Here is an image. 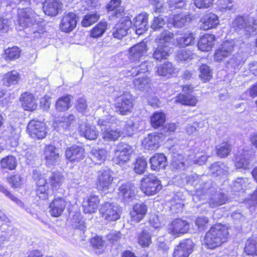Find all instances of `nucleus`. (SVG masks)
<instances>
[{
	"label": "nucleus",
	"mask_w": 257,
	"mask_h": 257,
	"mask_svg": "<svg viewBox=\"0 0 257 257\" xmlns=\"http://www.w3.org/2000/svg\"><path fill=\"white\" fill-rule=\"evenodd\" d=\"M72 222L79 228H82L85 226V223L84 220L82 219V216L78 213H76L73 215L72 218Z\"/></svg>",
	"instance_id": "62"
},
{
	"label": "nucleus",
	"mask_w": 257,
	"mask_h": 257,
	"mask_svg": "<svg viewBox=\"0 0 257 257\" xmlns=\"http://www.w3.org/2000/svg\"><path fill=\"white\" fill-rule=\"evenodd\" d=\"M37 29L35 30L34 34V39H39L42 37V35H43L46 31L45 30V25L41 23H38Z\"/></svg>",
	"instance_id": "63"
},
{
	"label": "nucleus",
	"mask_w": 257,
	"mask_h": 257,
	"mask_svg": "<svg viewBox=\"0 0 257 257\" xmlns=\"http://www.w3.org/2000/svg\"><path fill=\"white\" fill-rule=\"evenodd\" d=\"M189 223L181 218H177L171 221L167 226V231L174 238L182 236L189 232Z\"/></svg>",
	"instance_id": "10"
},
{
	"label": "nucleus",
	"mask_w": 257,
	"mask_h": 257,
	"mask_svg": "<svg viewBox=\"0 0 257 257\" xmlns=\"http://www.w3.org/2000/svg\"><path fill=\"white\" fill-rule=\"evenodd\" d=\"M234 162L237 168H245L249 164L248 151L242 150L234 156Z\"/></svg>",
	"instance_id": "40"
},
{
	"label": "nucleus",
	"mask_w": 257,
	"mask_h": 257,
	"mask_svg": "<svg viewBox=\"0 0 257 257\" xmlns=\"http://www.w3.org/2000/svg\"><path fill=\"white\" fill-rule=\"evenodd\" d=\"M195 34L191 31H187L181 33L176 39V46L179 48H185L194 44Z\"/></svg>",
	"instance_id": "27"
},
{
	"label": "nucleus",
	"mask_w": 257,
	"mask_h": 257,
	"mask_svg": "<svg viewBox=\"0 0 257 257\" xmlns=\"http://www.w3.org/2000/svg\"><path fill=\"white\" fill-rule=\"evenodd\" d=\"M170 50L165 45H159L154 49L152 57L156 61L161 62L168 58L170 55Z\"/></svg>",
	"instance_id": "43"
},
{
	"label": "nucleus",
	"mask_w": 257,
	"mask_h": 257,
	"mask_svg": "<svg viewBox=\"0 0 257 257\" xmlns=\"http://www.w3.org/2000/svg\"><path fill=\"white\" fill-rule=\"evenodd\" d=\"M37 14L30 7L18 9L17 14V25L23 29L33 25L36 22Z\"/></svg>",
	"instance_id": "8"
},
{
	"label": "nucleus",
	"mask_w": 257,
	"mask_h": 257,
	"mask_svg": "<svg viewBox=\"0 0 257 257\" xmlns=\"http://www.w3.org/2000/svg\"><path fill=\"white\" fill-rule=\"evenodd\" d=\"M121 237L122 234L120 231L110 232L106 236L107 241L112 244L119 242Z\"/></svg>",
	"instance_id": "59"
},
{
	"label": "nucleus",
	"mask_w": 257,
	"mask_h": 257,
	"mask_svg": "<svg viewBox=\"0 0 257 257\" xmlns=\"http://www.w3.org/2000/svg\"><path fill=\"white\" fill-rule=\"evenodd\" d=\"M21 49L18 46H14L8 47L4 52V58L7 61H14L21 57Z\"/></svg>",
	"instance_id": "42"
},
{
	"label": "nucleus",
	"mask_w": 257,
	"mask_h": 257,
	"mask_svg": "<svg viewBox=\"0 0 257 257\" xmlns=\"http://www.w3.org/2000/svg\"><path fill=\"white\" fill-rule=\"evenodd\" d=\"M100 18V15L97 12L88 13L84 15L81 22L83 27H88L96 23Z\"/></svg>",
	"instance_id": "48"
},
{
	"label": "nucleus",
	"mask_w": 257,
	"mask_h": 257,
	"mask_svg": "<svg viewBox=\"0 0 257 257\" xmlns=\"http://www.w3.org/2000/svg\"><path fill=\"white\" fill-rule=\"evenodd\" d=\"M161 181L154 174L145 175L140 180V189L146 196H153L162 189Z\"/></svg>",
	"instance_id": "3"
},
{
	"label": "nucleus",
	"mask_w": 257,
	"mask_h": 257,
	"mask_svg": "<svg viewBox=\"0 0 257 257\" xmlns=\"http://www.w3.org/2000/svg\"><path fill=\"white\" fill-rule=\"evenodd\" d=\"M33 177L36 184V196L41 201L48 200L51 196L50 189L53 192L59 190L65 180L63 173L58 170L43 174L35 171Z\"/></svg>",
	"instance_id": "1"
},
{
	"label": "nucleus",
	"mask_w": 257,
	"mask_h": 257,
	"mask_svg": "<svg viewBox=\"0 0 257 257\" xmlns=\"http://www.w3.org/2000/svg\"><path fill=\"white\" fill-rule=\"evenodd\" d=\"M231 151V145L227 142H223L216 147V154L221 158L228 156L230 153Z\"/></svg>",
	"instance_id": "50"
},
{
	"label": "nucleus",
	"mask_w": 257,
	"mask_h": 257,
	"mask_svg": "<svg viewBox=\"0 0 257 257\" xmlns=\"http://www.w3.org/2000/svg\"><path fill=\"white\" fill-rule=\"evenodd\" d=\"M73 96L70 94H65L59 97L56 101L55 107L57 111L65 112L72 106Z\"/></svg>",
	"instance_id": "33"
},
{
	"label": "nucleus",
	"mask_w": 257,
	"mask_h": 257,
	"mask_svg": "<svg viewBox=\"0 0 257 257\" xmlns=\"http://www.w3.org/2000/svg\"><path fill=\"white\" fill-rule=\"evenodd\" d=\"M118 195L124 200L132 199L136 195L134 185L129 182L122 184L118 189Z\"/></svg>",
	"instance_id": "30"
},
{
	"label": "nucleus",
	"mask_w": 257,
	"mask_h": 257,
	"mask_svg": "<svg viewBox=\"0 0 257 257\" xmlns=\"http://www.w3.org/2000/svg\"><path fill=\"white\" fill-rule=\"evenodd\" d=\"M85 156V149L81 146L75 144L65 149V159L70 163L78 164L83 161Z\"/></svg>",
	"instance_id": "14"
},
{
	"label": "nucleus",
	"mask_w": 257,
	"mask_h": 257,
	"mask_svg": "<svg viewBox=\"0 0 257 257\" xmlns=\"http://www.w3.org/2000/svg\"><path fill=\"white\" fill-rule=\"evenodd\" d=\"M243 253L246 256L257 257V237L251 236L245 240Z\"/></svg>",
	"instance_id": "32"
},
{
	"label": "nucleus",
	"mask_w": 257,
	"mask_h": 257,
	"mask_svg": "<svg viewBox=\"0 0 257 257\" xmlns=\"http://www.w3.org/2000/svg\"><path fill=\"white\" fill-rule=\"evenodd\" d=\"M151 79L148 76L139 77L134 80V85L140 90H144L147 87H150L151 84Z\"/></svg>",
	"instance_id": "54"
},
{
	"label": "nucleus",
	"mask_w": 257,
	"mask_h": 257,
	"mask_svg": "<svg viewBox=\"0 0 257 257\" xmlns=\"http://www.w3.org/2000/svg\"><path fill=\"white\" fill-rule=\"evenodd\" d=\"M182 93H179L174 97V103L189 107L196 106L198 102L197 96L191 94L194 91V87L191 84L181 86Z\"/></svg>",
	"instance_id": "4"
},
{
	"label": "nucleus",
	"mask_w": 257,
	"mask_h": 257,
	"mask_svg": "<svg viewBox=\"0 0 257 257\" xmlns=\"http://www.w3.org/2000/svg\"><path fill=\"white\" fill-rule=\"evenodd\" d=\"M133 171L138 175H142L146 171L148 163L143 157H138L133 163Z\"/></svg>",
	"instance_id": "46"
},
{
	"label": "nucleus",
	"mask_w": 257,
	"mask_h": 257,
	"mask_svg": "<svg viewBox=\"0 0 257 257\" xmlns=\"http://www.w3.org/2000/svg\"><path fill=\"white\" fill-rule=\"evenodd\" d=\"M215 0H193L194 6L198 9H208L213 6Z\"/></svg>",
	"instance_id": "56"
},
{
	"label": "nucleus",
	"mask_w": 257,
	"mask_h": 257,
	"mask_svg": "<svg viewBox=\"0 0 257 257\" xmlns=\"http://www.w3.org/2000/svg\"><path fill=\"white\" fill-rule=\"evenodd\" d=\"M114 178L109 170L99 171L95 182L98 191H105L112 187Z\"/></svg>",
	"instance_id": "16"
},
{
	"label": "nucleus",
	"mask_w": 257,
	"mask_h": 257,
	"mask_svg": "<svg viewBox=\"0 0 257 257\" xmlns=\"http://www.w3.org/2000/svg\"><path fill=\"white\" fill-rule=\"evenodd\" d=\"M68 206V202L65 197L55 196L48 205L49 213L52 217H61Z\"/></svg>",
	"instance_id": "13"
},
{
	"label": "nucleus",
	"mask_w": 257,
	"mask_h": 257,
	"mask_svg": "<svg viewBox=\"0 0 257 257\" xmlns=\"http://www.w3.org/2000/svg\"><path fill=\"white\" fill-rule=\"evenodd\" d=\"M17 166V159L12 155H7L0 160V167L2 170L13 171L16 170Z\"/></svg>",
	"instance_id": "38"
},
{
	"label": "nucleus",
	"mask_w": 257,
	"mask_h": 257,
	"mask_svg": "<svg viewBox=\"0 0 257 257\" xmlns=\"http://www.w3.org/2000/svg\"><path fill=\"white\" fill-rule=\"evenodd\" d=\"M100 217L106 222L116 221L120 218L121 210L112 203L104 202L99 208Z\"/></svg>",
	"instance_id": "6"
},
{
	"label": "nucleus",
	"mask_w": 257,
	"mask_h": 257,
	"mask_svg": "<svg viewBox=\"0 0 257 257\" xmlns=\"http://www.w3.org/2000/svg\"><path fill=\"white\" fill-rule=\"evenodd\" d=\"M100 203L98 195L91 194L83 198L81 207L85 214H92L97 210Z\"/></svg>",
	"instance_id": "19"
},
{
	"label": "nucleus",
	"mask_w": 257,
	"mask_h": 257,
	"mask_svg": "<svg viewBox=\"0 0 257 257\" xmlns=\"http://www.w3.org/2000/svg\"><path fill=\"white\" fill-rule=\"evenodd\" d=\"M235 46V43L233 40H226L223 41L214 51V61L220 62L230 57L234 51Z\"/></svg>",
	"instance_id": "12"
},
{
	"label": "nucleus",
	"mask_w": 257,
	"mask_h": 257,
	"mask_svg": "<svg viewBox=\"0 0 257 257\" xmlns=\"http://www.w3.org/2000/svg\"><path fill=\"white\" fill-rule=\"evenodd\" d=\"M89 244L96 254L100 255L104 252L105 241L102 236L96 235L91 237L89 239Z\"/></svg>",
	"instance_id": "31"
},
{
	"label": "nucleus",
	"mask_w": 257,
	"mask_h": 257,
	"mask_svg": "<svg viewBox=\"0 0 257 257\" xmlns=\"http://www.w3.org/2000/svg\"><path fill=\"white\" fill-rule=\"evenodd\" d=\"M63 5L59 0H45L42 4L44 14L49 17H54L62 11Z\"/></svg>",
	"instance_id": "23"
},
{
	"label": "nucleus",
	"mask_w": 257,
	"mask_h": 257,
	"mask_svg": "<svg viewBox=\"0 0 257 257\" xmlns=\"http://www.w3.org/2000/svg\"><path fill=\"white\" fill-rule=\"evenodd\" d=\"M199 23L201 30L206 31L215 29L219 25V17L212 12L206 13L200 18Z\"/></svg>",
	"instance_id": "20"
},
{
	"label": "nucleus",
	"mask_w": 257,
	"mask_h": 257,
	"mask_svg": "<svg viewBox=\"0 0 257 257\" xmlns=\"http://www.w3.org/2000/svg\"><path fill=\"white\" fill-rule=\"evenodd\" d=\"M20 79V74L17 70H13L5 74L2 81L4 85L9 87L19 84Z\"/></svg>",
	"instance_id": "35"
},
{
	"label": "nucleus",
	"mask_w": 257,
	"mask_h": 257,
	"mask_svg": "<svg viewBox=\"0 0 257 257\" xmlns=\"http://www.w3.org/2000/svg\"><path fill=\"white\" fill-rule=\"evenodd\" d=\"M77 15L73 12L65 13L62 17L59 24V29L64 33H70L76 27L77 24Z\"/></svg>",
	"instance_id": "21"
},
{
	"label": "nucleus",
	"mask_w": 257,
	"mask_h": 257,
	"mask_svg": "<svg viewBox=\"0 0 257 257\" xmlns=\"http://www.w3.org/2000/svg\"><path fill=\"white\" fill-rule=\"evenodd\" d=\"M121 4V0H110L105 6V9L107 12H113V16L118 17L121 16L123 12Z\"/></svg>",
	"instance_id": "45"
},
{
	"label": "nucleus",
	"mask_w": 257,
	"mask_h": 257,
	"mask_svg": "<svg viewBox=\"0 0 257 257\" xmlns=\"http://www.w3.org/2000/svg\"><path fill=\"white\" fill-rule=\"evenodd\" d=\"M174 38L173 33L168 31H164L160 35L156 41L159 45H165L167 47V44L171 42Z\"/></svg>",
	"instance_id": "53"
},
{
	"label": "nucleus",
	"mask_w": 257,
	"mask_h": 257,
	"mask_svg": "<svg viewBox=\"0 0 257 257\" xmlns=\"http://www.w3.org/2000/svg\"><path fill=\"white\" fill-rule=\"evenodd\" d=\"M147 50L146 43L144 42H140L129 49L128 58L132 62L139 61Z\"/></svg>",
	"instance_id": "26"
},
{
	"label": "nucleus",
	"mask_w": 257,
	"mask_h": 257,
	"mask_svg": "<svg viewBox=\"0 0 257 257\" xmlns=\"http://www.w3.org/2000/svg\"><path fill=\"white\" fill-rule=\"evenodd\" d=\"M26 130L29 136L35 140L45 138L48 133L46 124L36 119H33L28 122Z\"/></svg>",
	"instance_id": "7"
},
{
	"label": "nucleus",
	"mask_w": 257,
	"mask_h": 257,
	"mask_svg": "<svg viewBox=\"0 0 257 257\" xmlns=\"http://www.w3.org/2000/svg\"><path fill=\"white\" fill-rule=\"evenodd\" d=\"M134 105V99L133 95L128 92H124L117 97L114 104L117 112L121 115L130 113Z\"/></svg>",
	"instance_id": "9"
},
{
	"label": "nucleus",
	"mask_w": 257,
	"mask_h": 257,
	"mask_svg": "<svg viewBox=\"0 0 257 257\" xmlns=\"http://www.w3.org/2000/svg\"><path fill=\"white\" fill-rule=\"evenodd\" d=\"M79 134L87 140H95L97 138L99 132L95 126L86 124L83 127L80 128Z\"/></svg>",
	"instance_id": "36"
},
{
	"label": "nucleus",
	"mask_w": 257,
	"mask_h": 257,
	"mask_svg": "<svg viewBox=\"0 0 257 257\" xmlns=\"http://www.w3.org/2000/svg\"><path fill=\"white\" fill-rule=\"evenodd\" d=\"M106 153V151L103 149H94L91 151L93 158L100 162H102L105 160Z\"/></svg>",
	"instance_id": "58"
},
{
	"label": "nucleus",
	"mask_w": 257,
	"mask_h": 257,
	"mask_svg": "<svg viewBox=\"0 0 257 257\" xmlns=\"http://www.w3.org/2000/svg\"><path fill=\"white\" fill-rule=\"evenodd\" d=\"M43 157L46 166L50 167L55 166L60 161L61 156L54 145L48 144L44 148Z\"/></svg>",
	"instance_id": "17"
},
{
	"label": "nucleus",
	"mask_w": 257,
	"mask_h": 257,
	"mask_svg": "<svg viewBox=\"0 0 257 257\" xmlns=\"http://www.w3.org/2000/svg\"><path fill=\"white\" fill-rule=\"evenodd\" d=\"M195 243L191 238L179 241L174 247L172 257H189L194 251Z\"/></svg>",
	"instance_id": "15"
},
{
	"label": "nucleus",
	"mask_w": 257,
	"mask_h": 257,
	"mask_svg": "<svg viewBox=\"0 0 257 257\" xmlns=\"http://www.w3.org/2000/svg\"><path fill=\"white\" fill-rule=\"evenodd\" d=\"M76 110L80 112H84L87 109V101L84 97H79L77 99L75 104Z\"/></svg>",
	"instance_id": "61"
},
{
	"label": "nucleus",
	"mask_w": 257,
	"mask_h": 257,
	"mask_svg": "<svg viewBox=\"0 0 257 257\" xmlns=\"http://www.w3.org/2000/svg\"><path fill=\"white\" fill-rule=\"evenodd\" d=\"M7 180L12 188H17L21 186L22 178L19 174H12L7 177Z\"/></svg>",
	"instance_id": "55"
},
{
	"label": "nucleus",
	"mask_w": 257,
	"mask_h": 257,
	"mask_svg": "<svg viewBox=\"0 0 257 257\" xmlns=\"http://www.w3.org/2000/svg\"><path fill=\"white\" fill-rule=\"evenodd\" d=\"M148 211V207L145 202L135 203L129 213L131 222L133 223L140 222L147 215Z\"/></svg>",
	"instance_id": "18"
},
{
	"label": "nucleus",
	"mask_w": 257,
	"mask_h": 257,
	"mask_svg": "<svg viewBox=\"0 0 257 257\" xmlns=\"http://www.w3.org/2000/svg\"><path fill=\"white\" fill-rule=\"evenodd\" d=\"M193 50L190 49H184L179 50L176 54V59L178 61H187L194 58Z\"/></svg>",
	"instance_id": "51"
},
{
	"label": "nucleus",
	"mask_w": 257,
	"mask_h": 257,
	"mask_svg": "<svg viewBox=\"0 0 257 257\" xmlns=\"http://www.w3.org/2000/svg\"><path fill=\"white\" fill-rule=\"evenodd\" d=\"M149 163L152 170L159 172L166 168L167 165V158L164 153H156L149 159Z\"/></svg>",
	"instance_id": "25"
},
{
	"label": "nucleus",
	"mask_w": 257,
	"mask_h": 257,
	"mask_svg": "<svg viewBox=\"0 0 257 257\" xmlns=\"http://www.w3.org/2000/svg\"><path fill=\"white\" fill-rule=\"evenodd\" d=\"M233 31L237 33L243 31L244 35L249 37L255 32V29L245 17L238 15L233 20L231 24Z\"/></svg>",
	"instance_id": "11"
},
{
	"label": "nucleus",
	"mask_w": 257,
	"mask_h": 257,
	"mask_svg": "<svg viewBox=\"0 0 257 257\" xmlns=\"http://www.w3.org/2000/svg\"><path fill=\"white\" fill-rule=\"evenodd\" d=\"M133 152L132 146L122 142H119L114 151L112 161L119 166L124 165L131 160Z\"/></svg>",
	"instance_id": "5"
},
{
	"label": "nucleus",
	"mask_w": 257,
	"mask_h": 257,
	"mask_svg": "<svg viewBox=\"0 0 257 257\" xmlns=\"http://www.w3.org/2000/svg\"><path fill=\"white\" fill-rule=\"evenodd\" d=\"M165 21L163 18L159 17H156L154 18L152 24V27L154 30L160 29L165 25Z\"/></svg>",
	"instance_id": "64"
},
{
	"label": "nucleus",
	"mask_w": 257,
	"mask_h": 257,
	"mask_svg": "<svg viewBox=\"0 0 257 257\" xmlns=\"http://www.w3.org/2000/svg\"><path fill=\"white\" fill-rule=\"evenodd\" d=\"M167 3L169 8L171 11L177 9H181L186 5V0H168Z\"/></svg>",
	"instance_id": "57"
},
{
	"label": "nucleus",
	"mask_w": 257,
	"mask_h": 257,
	"mask_svg": "<svg viewBox=\"0 0 257 257\" xmlns=\"http://www.w3.org/2000/svg\"><path fill=\"white\" fill-rule=\"evenodd\" d=\"M156 72L159 76L170 77L175 73V68L169 61L158 65L156 67Z\"/></svg>",
	"instance_id": "37"
},
{
	"label": "nucleus",
	"mask_w": 257,
	"mask_h": 257,
	"mask_svg": "<svg viewBox=\"0 0 257 257\" xmlns=\"http://www.w3.org/2000/svg\"><path fill=\"white\" fill-rule=\"evenodd\" d=\"M194 224L198 231L206 230L210 224L209 218L204 215L198 216L194 220Z\"/></svg>",
	"instance_id": "52"
},
{
	"label": "nucleus",
	"mask_w": 257,
	"mask_h": 257,
	"mask_svg": "<svg viewBox=\"0 0 257 257\" xmlns=\"http://www.w3.org/2000/svg\"><path fill=\"white\" fill-rule=\"evenodd\" d=\"M0 192L3 193L6 196L10 199L12 201L19 203L20 202V199L15 195L5 186L0 183Z\"/></svg>",
	"instance_id": "60"
},
{
	"label": "nucleus",
	"mask_w": 257,
	"mask_h": 257,
	"mask_svg": "<svg viewBox=\"0 0 257 257\" xmlns=\"http://www.w3.org/2000/svg\"><path fill=\"white\" fill-rule=\"evenodd\" d=\"M138 243L143 248H147L152 243V236L146 230H143L138 235Z\"/></svg>",
	"instance_id": "49"
},
{
	"label": "nucleus",
	"mask_w": 257,
	"mask_h": 257,
	"mask_svg": "<svg viewBox=\"0 0 257 257\" xmlns=\"http://www.w3.org/2000/svg\"><path fill=\"white\" fill-rule=\"evenodd\" d=\"M161 134L151 133L148 134L142 143L145 149L149 151H155L160 147Z\"/></svg>",
	"instance_id": "28"
},
{
	"label": "nucleus",
	"mask_w": 257,
	"mask_h": 257,
	"mask_svg": "<svg viewBox=\"0 0 257 257\" xmlns=\"http://www.w3.org/2000/svg\"><path fill=\"white\" fill-rule=\"evenodd\" d=\"M122 132L118 128H105L102 133V139L107 142H115L121 136Z\"/></svg>",
	"instance_id": "44"
},
{
	"label": "nucleus",
	"mask_w": 257,
	"mask_h": 257,
	"mask_svg": "<svg viewBox=\"0 0 257 257\" xmlns=\"http://www.w3.org/2000/svg\"><path fill=\"white\" fill-rule=\"evenodd\" d=\"M229 238V227L225 224L216 222L205 232L203 245L207 249L214 250L226 243Z\"/></svg>",
	"instance_id": "2"
},
{
	"label": "nucleus",
	"mask_w": 257,
	"mask_h": 257,
	"mask_svg": "<svg viewBox=\"0 0 257 257\" xmlns=\"http://www.w3.org/2000/svg\"><path fill=\"white\" fill-rule=\"evenodd\" d=\"M19 101L22 108L24 110L33 112L37 109V99L35 96L29 91H25L21 93Z\"/></svg>",
	"instance_id": "22"
},
{
	"label": "nucleus",
	"mask_w": 257,
	"mask_h": 257,
	"mask_svg": "<svg viewBox=\"0 0 257 257\" xmlns=\"http://www.w3.org/2000/svg\"><path fill=\"white\" fill-rule=\"evenodd\" d=\"M199 78L202 83H207L213 78V70L207 64H201L198 67Z\"/></svg>",
	"instance_id": "39"
},
{
	"label": "nucleus",
	"mask_w": 257,
	"mask_h": 257,
	"mask_svg": "<svg viewBox=\"0 0 257 257\" xmlns=\"http://www.w3.org/2000/svg\"><path fill=\"white\" fill-rule=\"evenodd\" d=\"M148 16L141 13L135 17L133 20V26L136 33L142 34L148 30Z\"/></svg>",
	"instance_id": "29"
},
{
	"label": "nucleus",
	"mask_w": 257,
	"mask_h": 257,
	"mask_svg": "<svg viewBox=\"0 0 257 257\" xmlns=\"http://www.w3.org/2000/svg\"><path fill=\"white\" fill-rule=\"evenodd\" d=\"M127 23H129V21L127 20L118 22L114 28L113 36L118 39H121L125 36L129 29V25Z\"/></svg>",
	"instance_id": "41"
},
{
	"label": "nucleus",
	"mask_w": 257,
	"mask_h": 257,
	"mask_svg": "<svg viewBox=\"0 0 257 257\" xmlns=\"http://www.w3.org/2000/svg\"><path fill=\"white\" fill-rule=\"evenodd\" d=\"M166 121V115L163 111L153 112L150 118L151 126L154 129L163 127Z\"/></svg>",
	"instance_id": "34"
},
{
	"label": "nucleus",
	"mask_w": 257,
	"mask_h": 257,
	"mask_svg": "<svg viewBox=\"0 0 257 257\" xmlns=\"http://www.w3.org/2000/svg\"><path fill=\"white\" fill-rule=\"evenodd\" d=\"M216 36L212 34L205 33L201 36L197 42V47L202 52L211 51L215 45Z\"/></svg>",
	"instance_id": "24"
},
{
	"label": "nucleus",
	"mask_w": 257,
	"mask_h": 257,
	"mask_svg": "<svg viewBox=\"0 0 257 257\" xmlns=\"http://www.w3.org/2000/svg\"><path fill=\"white\" fill-rule=\"evenodd\" d=\"M107 23L105 21H100L89 32V36L92 38H98L101 37L106 31Z\"/></svg>",
	"instance_id": "47"
}]
</instances>
